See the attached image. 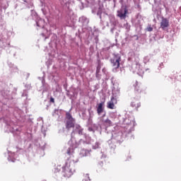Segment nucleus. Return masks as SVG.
Listing matches in <instances>:
<instances>
[{
  "mask_svg": "<svg viewBox=\"0 0 181 181\" xmlns=\"http://www.w3.org/2000/svg\"><path fill=\"white\" fill-rule=\"evenodd\" d=\"M76 169L74 168V162L71 160H67L62 167V172L64 177H70L74 173Z\"/></svg>",
  "mask_w": 181,
  "mask_h": 181,
  "instance_id": "obj_1",
  "label": "nucleus"
},
{
  "mask_svg": "<svg viewBox=\"0 0 181 181\" xmlns=\"http://www.w3.org/2000/svg\"><path fill=\"white\" fill-rule=\"evenodd\" d=\"M81 142L83 144H84V142L86 144H90V141L87 140L81 139L79 141H77L75 138L72 137L69 141L70 148L67 150L68 155H73L74 153V149L79 146Z\"/></svg>",
  "mask_w": 181,
  "mask_h": 181,
  "instance_id": "obj_2",
  "label": "nucleus"
},
{
  "mask_svg": "<svg viewBox=\"0 0 181 181\" xmlns=\"http://www.w3.org/2000/svg\"><path fill=\"white\" fill-rule=\"evenodd\" d=\"M74 122L75 120L73 119V117H71V115H70L69 112H66V128L68 129H69V128H73V127H74Z\"/></svg>",
  "mask_w": 181,
  "mask_h": 181,
  "instance_id": "obj_3",
  "label": "nucleus"
},
{
  "mask_svg": "<svg viewBox=\"0 0 181 181\" xmlns=\"http://www.w3.org/2000/svg\"><path fill=\"white\" fill-rule=\"evenodd\" d=\"M127 13H128L127 8L122 7L120 10L117 11V16H119L120 19H125V18H127Z\"/></svg>",
  "mask_w": 181,
  "mask_h": 181,
  "instance_id": "obj_4",
  "label": "nucleus"
},
{
  "mask_svg": "<svg viewBox=\"0 0 181 181\" xmlns=\"http://www.w3.org/2000/svg\"><path fill=\"white\" fill-rule=\"evenodd\" d=\"M119 62H121V57L117 55L113 59L111 60V63L115 69L119 67Z\"/></svg>",
  "mask_w": 181,
  "mask_h": 181,
  "instance_id": "obj_5",
  "label": "nucleus"
},
{
  "mask_svg": "<svg viewBox=\"0 0 181 181\" xmlns=\"http://www.w3.org/2000/svg\"><path fill=\"white\" fill-rule=\"evenodd\" d=\"M132 69L134 73H136L137 74H142V73H144V71H142V68H141V64L139 63L133 64Z\"/></svg>",
  "mask_w": 181,
  "mask_h": 181,
  "instance_id": "obj_6",
  "label": "nucleus"
},
{
  "mask_svg": "<svg viewBox=\"0 0 181 181\" xmlns=\"http://www.w3.org/2000/svg\"><path fill=\"white\" fill-rule=\"evenodd\" d=\"M115 104H117V98L112 97L111 100L107 102V108L114 110V108H115Z\"/></svg>",
  "mask_w": 181,
  "mask_h": 181,
  "instance_id": "obj_7",
  "label": "nucleus"
},
{
  "mask_svg": "<svg viewBox=\"0 0 181 181\" xmlns=\"http://www.w3.org/2000/svg\"><path fill=\"white\" fill-rule=\"evenodd\" d=\"M119 94H120L119 87H118V86L116 85L114 86V88L112 90V97H114V98H117V97H119Z\"/></svg>",
  "mask_w": 181,
  "mask_h": 181,
  "instance_id": "obj_8",
  "label": "nucleus"
},
{
  "mask_svg": "<svg viewBox=\"0 0 181 181\" xmlns=\"http://www.w3.org/2000/svg\"><path fill=\"white\" fill-rule=\"evenodd\" d=\"M97 112L98 115H101V113L104 112V102H101L98 105Z\"/></svg>",
  "mask_w": 181,
  "mask_h": 181,
  "instance_id": "obj_9",
  "label": "nucleus"
},
{
  "mask_svg": "<svg viewBox=\"0 0 181 181\" xmlns=\"http://www.w3.org/2000/svg\"><path fill=\"white\" fill-rule=\"evenodd\" d=\"M73 132H74L75 134H78V135H83V129L80 125L76 124Z\"/></svg>",
  "mask_w": 181,
  "mask_h": 181,
  "instance_id": "obj_10",
  "label": "nucleus"
},
{
  "mask_svg": "<svg viewBox=\"0 0 181 181\" xmlns=\"http://www.w3.org/2000/svg\"><path fill=\"white\" fill-rule=\"evenodd\" d=\"M168 26H169V21L166 18H163L160 23V28H162V29H165V28H168Z\"/></svg>",
  "mask_w": 181,
  "mask_h": 181,
  "instance_id": "obj_11",
  "label": "nucleus"
},
{
  "mask_svg": "<svg viewBox=\"0 0 181 181\" xmlns=\"http://www.w3.org/2000/svg\"><path fill=\"white\" fill-rule=\"evenodd\" d=\"M79 155L81 158H83V156H88L90 155V151L86 150V149H82L81 150Z\"/></svg>",
  "mask_w": 181,
  "mask_h": 181,
  "instance_id": "obj_12",
  "label": "nucleus"
},
{
  "mask_svg": "<svg viewBox=\"0 0 181 181\" xmlns=\"http://www.w3.org/2000/svg\"><path fill=\"white\" fill-rule=\"evenodd\" d=\"M37 26L39 28H45V20L40 18L38 21L36 22Z\"/></svg>",
  "mask_w": 181,
  "mask_h": 181,
  "instance_id": "obj_13",
  "label": "nucleus"
},
{
  "mask_svg": "<svg viewBox=\"0 0 181 181\" xmlns=\"http://www.w3.org/2000/svg\"><path fill=\"white\" fill-rule=\"evenodd\" d=\"M103 124H105V125H106V127H111L112 122L109 119H107L106 120H105L103 122Z\"/></svg>",
  "mask_w": 181,
  "mask_h": 181,
  "instance_id": "obj_14",
  "label": "nucleus"
},
{
  "mask_svg": "<svg viewBox=\"0 0 181 181\" xmlns=\"http://www.w3.org/2000/svg\"><path fill=\"white\" fill-rule=\"evenodd\" d=\"M100 148V143L96 142L95 145H93V149H98Z\"/></svg>",
  "mask_w": 181,
  "mask_h": 181,
  "instance_id": "obj_15",
  "label": "nucleus"
},
{
  "mask_svg": "<svg viewBox=\"0 0 181 181\" xmlns=\"http://www.w3.org/2000/svg\"><path fill=\"white\" fill-rule=\"evenodd\" d=\"M127 121H128V119H126L124 120V123H125V124H128V125H129V124H135V121H134V120L131 121L130 122H127Z\"/></svg>",
  "mask_w": 181,
  "mask_h": 181,
  "instance_id": "obj_16",
  "label": "nucleus"
},
{
  "mask_svg": "<svg viewBox=\"0 0 181 181\" xmlns=\"http://www.w3.org/2000/svg\"><path fill=\"white\" fill-rule=\"evenodd\" d=\"M134 87H135V90H136V91H139V87H138V81L135 82Z\"/></svg>",
  "mask_w": 181,
  "mask_h": 181,
  "instance_id": "obj_17",
  "label": "nucleus"
},
{
  "mask_svg": "<svg viewBox=\"0 0 181 181\" xmlns=\"http://www.w3.org/2000/svg\"><path fill=\"white\" fill-rule=\"evenodd\" d=\"M84 181H90V177H88V174L85 175V178L83 179Z\"/></svg>",
  "mask_w": 181,
  "mask_h": 181,
  "instance_id": "obj_18",
  "label": "nucleus"
},
{
  "mask_svg": "<svg viewBox=\"0 0 181 181\" xmlns=\"http://www.w3.org/2000/svg\"><path fill=\"white\" fill-rule=\"evenodd\" d=\"M147 30L148 32H152V30H153V28H152L151 27H148L147 28Z\"/></svg>",
  "mask_w": 181,
  "mask_h": 181,
  "instance_id": "obj_19",
  "label": "nucleus"
},
{
  "mask_svg": "<svg viewBox=\"0 0 181 181\" xmlns=\"http://www.w3.org/2000/svg\"><path fill=\"white\" fill-rule=\"evenodd\" d=\"M97 15L98 16H101V10L99 8V10H98V13H97Z\"/></svg>",
  "mask_w": 181,
  "mask_h": 181,
  "instance_id": "obj_20",
  "label": "nucleus"
},
{
  "mask_svg": "<svg viewBox=\"0 0 181 181\" xmlns=\"http://www.w3.org/2000/svg\"><path fill=\"white\" fill-rule=\"evenodd\" d=\"M8 160L11 161V155H9V157L8 158ZM11 162H15V159L11 160Z\"/></svg>",
  "mask_w": 181,
  "mask_h": 181,
  "instance_id": "obj_21",
  "label": "nucleus"
},
{
  "mask_svg": "<svg viewBox=\"0 0 181 181\" xmlns=\"http://www.w3.org/2000/svg\"><path fill=\"white\" fill-rule=\"evenodd\" d=\"M50 101H51V103H54V98H50Z\"/></svg>",
  "mask_w": 181,
  "mask_h": 181,
  "instance_id": "obj_22",
  "label": "nucleus"
},
{
  "mask_svg": "<svg viewBox=\"0 0 181 181\" xmlns=\"http://www.w3.org/2000/svg\"><path fill=\"white\" fill-rule=\"evenodd\" d=\"M86 139H90V137L87 136L86 134L84 135Z\"/></svg>",
  "mask_w": 181,
  "mask_h": 181,
  "instance_id": "obj_23",
  "label": "nucleus"
},
{
  "mask_svg": "<svg viewBox=\"0 0 181 181\" xmlns=\"http://www.w3.org/2000/svg\"><path fill=\"white\" fill-rule=\"evenodd\" d=\"M24 1V2H28V1L27 0H23Z\"/></svg>",
  "mask_w": 181,
  "mask_h": 181,
  "instance_id": "obj_24",
  "label": "nucleus"
},
{
  "mask_svg": "<svg viewBox=\"0 0 181 181\" xmlns=\"http://www.w3.org/2000/svg\"><path fill=\"white\" fill-rule=\"evenodd\" d=\"M78 160H75L74 162H77Z\"/></svg>",
  "mask_w": 181,
  "mask_h": 181,
  "instance_id": "obj_25",
  "label": "nucleus"
},
{
  "mask_svg": "<svg viewBox=\"0 0 181 181\" xmlns=\"http://www.w3.org/2000/svg\"><path fill=\"white\" fill-rule=\"evenodd\" d=\"M81 19H82V18H80V21H81Z\"/></svg>",
  "mask_w": 181,
  "mask_h": 181,
  "instance_id": "obj_26",
  "label": "nucleus"
}]
</instances>
